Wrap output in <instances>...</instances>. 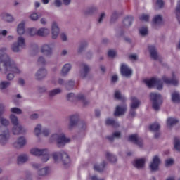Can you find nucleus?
Instances as JSON below:
<instances>
[{
  "mask_svg": "<svg viewBox=\"0 0 180 180\" xmlns=\"http://www.w3.org/2000/svg\"><path fill=\"white\" fill-rule=\"evenodd\" d=\"M0 123L3 126H8V124H9V120H8L4 117H0Z\"/></svg>",
  "mask_w": 180,
  "mask_h": 180,
  "instance_id": "nucleus-49",
  "label": "nucleus"
},
{
  "mask_svg": "<svg viewBox=\"0 0 180 180\" xmlns=\"http://www.w3.org/2000/svg\"><path fill=\"white\" fill-rule=\"evenodd\" d=\"M54 5L56 6L57 8H60V6L63 5V2L61 1V0H55Z\"/></svg>",
  "mask_w": 180,
  "mask_h": 180,
  "instance_id": "nucleus-58",
  "label": "nucleus"
},
{
  "mask_svg": "<svg viewBox=\"0 0 180 180\" xmlns=\"http://www.w3.org/2000/svg\"><path fill=\"white\" fill-rule=\"evenodd\" d=\"M105 123L106 124H108L110 126H114L115 127L119 126V123L117 122L110 118L107 119Z\"/></svg>",
  "mask_w": 180,
  "mask_h": 180,
  "instance_id": "nucleus-39",
  "label": "nucleus"
},
{
  "mask_svg": "<svg viewBox=\"0 0 180 180\" xmlns=\"http://www.w3.org/2000/svg\"><path fill=\"white\" fill-rule=\"evenodd\" d=\"M43 131V125L41 124H37L34 129V134L36 136H40Z\"/></svg>",
  "mask_w": 180,
  "mask_h": 180,
  "instance_id": "nucleus-33",
  "label": "nucleus"
},
{
  "mask_svg": "<svg viewBox=\"0 0 180 180\" xmlns=\"http://www.w3.org/2000/svg\"><path fill=\"white\" fill-rule=\"evenodd\" d=\"M116 56V51L114 50L108 51V56L113 58Z\"/></svg>",
  "mask_w": 180,
  "mask_h": 180,
  "instance_id": "nucleus-57",
  "label": "nucleus"
},
{
  "mask_svg": "<svg viewBox=\"0 0 180 180\" xmlns=\"http://www.w3.org/2000/svg\"><path fill=\"white\" fill-rule=\"evenodd\" d=\"M130 106L131 111L129 116H131V117H134V116H136V112H134V110L137 109V108L140 106V101L136 97H131Z\"/></svg>",
  "mask_w": 180,
  "mask_h": 180,
  "instance_id": "nucleus-10",
  "label": "nucleus"
},
{
  "mask_svg": "<svg viewBox=\"0 0 180 180\" xmlns=\"http://www.w3.org/2000/svg\"><path fill=\"white\" fill-rule=\"evenodd\" d=\"M174 148L176 151L180 153V139L178 137H174V141L173 142Z\"/></svg>",
  "mask_w": 180,
  "mask_h": 180,
  "instance_id": "nucleus-37",
  "label": "nucleus"
},
{
  "mask_svg": "<svg viewBox=\"0 0 180 180\" xmlns=\"http://www.w3.org/2000/svg\"><path fill=\"white\" fill-rule=\"evenodd\" d=\"M45 150L46 149L34 148L30 150V154H32V155H34L35 157H40Z\"/></svg>",
  "mask_w": 180,
  "mask_h": 180,
  "instance_id": "nucleus-25",
  "label": "nucleus"
},
{
  "mask_svg": "<svg viewBox=\"0 0 180 180\" xmlns=\"http://www.w3.org/2000/svg\"><path fill=\"white\" fill-rule=\"evenodd\" d=\"M26 47V40L23 37H18L17 39V43H14L11 46V50L14 53H19L20 49Z\"/></svg>",
  "mask_w": 180,
  "mask_h": 180,
  "instance_id": "nucleus-6",
  "label": "nucleus"
},
{
  "mask_svg": "<svg viewBox=\"0 0 180 180\" xmlns=\"http://www.w3.org/2000/svg\"><path fill=\"white\" fill-rule=\"evenodd\" d=\"M46 75H47V70H46L44 68H40L35 74L37 79H41L44 78Z\"/></svg>",
  "mask_w": 180,
  "mask_h": 180,
  "instance_id": "nucleus-22",
  "label": "nucleus"
},
{
  "mask_svg": "<svg viewBox=\"0 0 180 180\" xmlns=\"http://www.w3.org/2000/svg\"><path fill=\"white\" fill-rule=\"evenodd\" d=\"M172 101L174 103H179L180 102V94L178 91H174L172 94Z\"/></svg>",
  "mask_w": 180,
  "mask_h": 180,
  "instance_id": "nucleus-34",
  "label": "nucleus"
},
{
  "mask_svg": "<svg viewBox=\"0 0 180 180\" xmlns=\"http://www.w3.org/2000/svg\"><path fill=\"white\" fill-rule=\"evenodd\" d=\"M30 18L32 20L36 21L39 19V15L37 13H32Z\"/></svg>",
  "mask_w": 180,
  "mask_h": 180,
  "instance_id": "nucleus-50",
  "label": "nucleus"
},
{
  "mask_svg": "<svg viewBox=\"0 0 180 180\" xmlns=\"http://www.w3.org/2000/svg\"><path fill=\"white\" fill-rule=\"evenodd\" d=\"M1 18L2 19V20H4V22H7L8 23H12V22H14L15 20L13 16L8 13H3L1 15Z\"/></svg>",
  "mask_w": 180,
  "mask_h": 180,
  "instance_id": "nucleus-19",
  "label": "nucleus"
},
{
  "mask_svg": "<svg viewBox=\"0 0 180 180\" xmlns=\"http://www.w3.org/2000/svg\"><path fill=\"white\" fill-rule=\"evenodd\" d=\"M149 19H150V16L147 14H143L140 17V20H142V22H148Z\"/></svg>",
  "mask_w": 180,
  "mask_h": 180,
  "instance_id": "nucleus-48",
  "label": "nucleus"
},
{
  "mask_svg": "<svg viewBox=\"0 0 180 180\" xmlns=\"http://www.w3.org/2000/svg\"><path fill=\"white\" fill-rule=\"evenodd\" d=\"M127 108L126 105L122 106H117L115 112L114 113L115 116H120V115H123L124 112H126Z\"/></svg>",
  "mask_w": 180,
  "mask_h": 180,
  "instance_id": "nucleus-24",
  "label": "nucleus"
},
{
  "mask_svg": "<svg viewBox=\"0 0 180 180\" xmlns=\"http://www.w3.org/2000/svg\"><path fill=\"white\" fill-rule=\"evenodd\" d=\"M51 157L56 164L62 162L64 165H69L70 162H71V159H70L68 153L64 150L54 152L51 154Z\"/></svg>",
  "mask_w": 180,
  "mask_h": 180,
  "instance_id": "nucleus-2",
  "label": "nucleus"
},
{
  "mask_svg": "<svg viewBox=\"0 0 180 180\" xmlns=\"http://www.w3.org/2000/svg\"><path fill=\"white\" fill-rule=\"evenodd\" d=\"M15 78V75L12 72H9L7 75V79H8V81H12V79H13Z\"/></svg>",
  "mask_w": 180,
  "mask_h": 180,
  "instance_id": "nucleus-56",
  "label": "nucleus"
},
{
  "mask_svg": "<svg viewBox=\"0 0 180 180\" xmlns=\"http://www.w3.org/2000/svg\"><path fill=\"white\" fill-rule=\"evenodd\" d=\"M89 72V67L88 65H82V69L80 70V77L82 78H85V76Z\"/></svg>",
  "mask_w": 180,
  "mask_h": 180,
  "instance_id": "nucleus-27",
  "label": "nucleus"
},
{
  "mask_svg": "<svg viewBox=\"0 0 180 180\" xmlns=\"http://www.w3.org/2000/svg\"><path fill=\"white\" fill-rule=\"evenodd\" d=\"M156 5L159 6V8H162V6H164V1H162V0H158Z\"/></svg>",
  "mask_w": 180,
  "mask_h": 180,
  "instance_id": "nucleus-59",
  "label": "nucleus"
},
{
  "mask_svg": "<svg viewBox=\"0 0 180 180\" xmlns=\"http://www.w3.org/2000/svg\"><path fill=\"white\" fill-rule=\"evenodd\" d=\"M105 167H106V162L103 161L101 164L96 163L94 165V171H97V172H103L105 171Z\"/></svg>",
  "mask_w": 180,
  "mask_h": 180,
  "instance_id": "nucleus-20",
  "label": "nucleus"
},
{
  "mask_svg": "<svg viewBox=\"0 0 180 180\" xmlns=\"http://www.w3.org/2000/svg\"><path fill=\"white\" fill-rule=\"evenodd\" d=\"M129 58L132 61H136V60H137V56L136 54H131L129 56Z\"/></svg>",
  "mask_w": 180,
  "mask_h": 180,
  "instance_id": "nucleus-63",
  "label": "nucleus"
},
{
  "mask_svg": "<svg viewBox=\"0 0 180 180\" xmlns=\"http://www.w3.org/2000/svg\"><path fill=\"white\" fill-rule=\"evenodd\" d=\"M139 33L141 36H146V34L148 33V30L147 29V27H141L139 29Z\"/></svg>",
  "mask_w": 180,
  "mask_h": 180,
  "instance_id": "nucleus-46",
  "label": "nucleus"
},
{
  "mask_svg": "<svg viewBox=\"0 0 180 180\" xmlns=\"http://www.w3.org/2000/svg\"><path fill=\"white\" fill-rule=\"evenodd\" d=\"M91 180H104L103 179H99L98 178V176H92L91 177H90Z\"/></svg>",
  "mask_w": 180,
  "mask_h": 180,
  "instance_id": "nucleus-64",
  "label": "nucleus"
},
{
  "mask_svg": "<svg viewBox=\"0 0 180 180\" xmlns=\"http://www.w3.org/2000/svg\"><path fill=\"white\" fill-rule=\"evenodd\" d=\"M41 51L46 57H50L53 54V48L50 45L44 44L41 46Z\"/></svg>",
  "mask_w": 180,
  "mask_h": 180,
  "instance_id": "nucleus-15",
  "label": "nucleus"
},
{
  "mask_svg": "<svg viewBox=\"0 0 180 180\" xmlns=\"http://www.w3.org/2000/svg\"><path fill=\"white\" fill-rule=\"evenodd\" d=\"M119 136H107L106 139L108 140V141H110V143H112V141H113V140H115V139H119Z\"/></svg>",
  "mask_w": 180,
  "mask_h": 180,
  "instance_id": "nucleus-53",
  "label": "nucleus"
},
{
  "mask_svg": "<svg viewBox=\"0 0 180 180\" xmlns=\"http://www.w3.org/2000/svg\"><path fill=\"white\" fill-rule=\"evenodd\" d=\"M150 131H158L161 129V124L159 122H155L149 126Z\"/></svg>",
  "mask_w": 180,
  "mask_h": 180,
  "instance_id": "nucleus-35",
  "label": "nucleus"
},
{
  "mask_svg": "<svg viewBox=\"0 0 180 180\" xmlns=\"http://www.w3.org/2000/svg\"><path fill=\"white\" fill-rule=\"evenodd\" d=\"M148 50H149V51L150 53V56L153 58V60H158V53H157V49H155V46H149Z\"/></svg>",
  "mask_w": 180,
  "mask_h": 180,
  "instance_id": "nucleus-28",
  "label": "nucleus"
},
{
  "mask_svg": "<svg viewBox=\"0 0 180 180\" xmlns=\"http://www.w3.org/2000/svg\"><path fill=\"white\" fill-rule=\"evenodd\" d=\"M8 34V30H0V39H2V37H5V36H6Z\"/></svg>",
  "mask_w": 180,
  "mask_h": 180,
  "instance_id": "nucleus-55",
  "label": "nucleus"
},
{
  "mask_svg": "<svg viewBox=\"0 0 180 180\" xmlns=\"http://www.w3.org/2000/svg\"><path fill=\"white\" fill-rule=\"evenodd\" d=\"M79 120V118H78V116H77V115L71 116L70 124H69V127L70 129H72V127H74V126H77V124H78Z\"/></svg>",
  "mask_w": 180,
  "mask_h": 180,
  "instance_id": "nucleus-29",
  "label": "nucleus"
},
{
  "mask_svg": "<svg viewBox=\"0 0 180 180\" xmlns=\"http://www.w3.org/2000/svg\"><path fill=\"white\" fill-rule=\"evenodd\" d=\"M172 165H174V159L169 158L165 160V167L168 168Z\"/></svg>",
  "mask_w": 180,
  "mask_h": 180,
  "instance_id": "nucleus-47",
  "label": "nucleus"
},
{
  "mask_svg": "<svg viewBox=\"0 0 180 180\" xmlns=\"http://www.w3.org/2000/svg\"><path fill=\"white\" fill-rule=\"evenodd\" d=\"M124 23H125V25H127V26H130V25H131V18H126L124 20Z\"/></svg>",
  "mask_w": 180,
  "mask_h": 180,
  "instance_id": "nucleus-54",
  "label": "nucleus"
},
{
  "mask_svg": "<svg viewBox=\"0 0 180 180\" xmlns=\"http://www.w3.org/2000/svg\"><path fill=\"white\" fill-rule=\"evenodd\" d=\"M50 143H54L56 141V146L59 148L64 147L65 144L71 141V139L65 136H51L49 138Z\"/></svg>",
  "mask_w": 180,
  "mask_h": 180,
  "instance_id": "nucleus-4",
  "label": "nucleus"
},
{
  "mask_svg": "<svg viewBox=\"0 0 180 180\" xmlns=\"http://www.w3.org/2000/svg\"><path fill=\"white\" fill-rule=\"evenodd\" d=\"M9 141V136H0V144L1 146H4V144H6Z\"/></svg>",
  "mask_w": 180,
  "mask_h": 180,
  "instance_id": "nucleus-41",
  "label": "nucleus"
},
{
  "mask_svg": "<svg viewBox=\"0 0 180 180\" xmlns=\"http://www.w3.org/2000/svg\"><path fill=\"white\" fill-rule=\"evenodd\" d=\"M95 11H96V8L91 7L87 10L86 13H88V15H91V13H94Z\"/></svg>",
  "mask_w": 180,
  "mask_h": 180,
  "instance_id": "nucleus-60",
  "label": "nucleus"
},
{
  "mask_svg": "<svg viewBox=\"0 0 180 180\" xmlns=\"http://www.w3.org/2000/svg\"><path fill=\"white\" fill-rule=\"evenodd\" d=\"M120 71L122 75H123V77H126L127 78H128V77H130V75H131L133 72L131 71V69L127 67V65L126 64H122Z\"/></svg>",
  "mask_w": 180,
  "mask_h": 180,
  "instance_id": "nucleus-13",
  "label": "nucleus"
},
{
  "mask_svg": "<svg viewBox=\"0 0 180 180\" xmlns=\"http://www.w3.org/2000/svg\"><path fill=\"white\" fill-rule=\"evenodd\" d=\"M150 99L152 102V107L153 109L155 110H159L160 108H161V105H162V98H161V95L157 93H150Z\"/></svg>",
  "mask_w": 180,
  "mask_h": 180,
  "instance_id": "nucleus-5",
  "label": "nucleus"
},
{
  "mask_svg": "<svg viewBox=\"0 0 180 180\" xmlns=\"http://www.w3.org/2000/svg\"><path fill=\"white\" fill-rule=\"evenodd\" d=\"M70 70L71 64L67 63L63 67L61 74L62 75L65 76L68 72H70Z\"/></svg>",
  "mask_w": 180,
  "mask_h": 180,
  "instance_id": "nucleus-36",
  "label": "nucleus"
},
{
  "mask_svg": "<svg viewBox=\"0 0 180 180\" xmlns=\"http://www.w3.org/2000/svg\"><path fill=\"white\" fill-rule=\"evenodd\" d=\"M144 164H146V158L136 159L134 161L133 165L137 169H143L144 168Z\"/></svg>",
  "mask_w": 180,
  "mask_h": 180,
  "instance_id": "nucleus-18",
  "label": "nucleus"
},
{
  "mask_svg": "<svg viewBox=\"0 0 180 180\" xmlns=\"http://www.w3.org/2000/svg\"><path fill=\"white\" fill-rule=\"evenodd\" d=\"M6 48L0 49V71L1 74H6V72L20 74L22 70L18 68L15 61L6 54Z\"/></svg>",
  "mask_w": 180,
  "mask_h": 180,
  "instance_id": "nucleus-1",
  "label": "nucleus"
},
{
  "mask_svg": "<svg viewBox=\"0 0 180 180\" xmlns=\"http://www.w3.org/2000/svg\"><path fill=\"white\" fill-rule=\"evenodd\" d=\"M60 38L63 41H67V34H65V33L60 34Z\"/></svg>",
  "mask_w": 180,
  "mask_h": 180,
  "instance_id": "nucleus-62",
  "label": "nucleus"
},
{
  "mask_svg": "<svg viewBox=\"0 0 180 180\" xmlns=\"http://www.w3.org/2000/svg\"><path fill=\"white\" fill-rule=\"evenodd\" d=\"M27 144V141L25 136H18L13 143V147L16 150H22Z\"/></svg>",
  "mask_w": 180,
  "mask_h": 180,
  "instance_id": "nucleus-8",
  "label": "nucleus"
},
{
  "mask_svg": "<svg viewBox=\"0 0 180 180\" xmlns=\"http://www.w3.org/2000/svg\"><path fill=\"white\" fill-rule=\"evenodd\" d=\"M67 98L68 101H74L75 99H77V101H82V102L85 101V96H84L83 94H78L77 96H75L74 93H70L68 94Z\"/></svg>",
  "mask_w": 180,
  "mask_h": 180,
  "instance_id": "nucleus-16",
  "label": "nucleus"
},
{
  "mask_svg": "<svg viewBox=\"0 0 180 180\" xmlns=\"http://www.w3.org/2000/svg\"><path fill=\"white\" fill-rule=\"evenodd\" d=\"M178 122H179L178 119L172 117H169L167 119L166 123L167 127H172V126H175V124H176Z\"/></svg>",
  "mask_w": 180,
  "mask_h": 180,
  "instance_id": "nucleus-26",
  "label": "nucleus"
},
{
  "mask_svg": "<svg viewBox=\"0 0 180 180\" xmlns=\"http://www.w3.org/2000/svg\"><path fill=\"white\" fill-rule=\"evenodd\" d=\"M29 161V155L24 153L18 156L17 158V164L18 165H22L26 164Z\"/></svg>",
  "mask_w": 180,
  "mask_h": 180,
  "instance_id": "nucleus-17",
  "label": "nucleus"
},
{
  "mask_svg": "<svg viewBox=\"0 0 180 180\" xmlns=\"http://www.w3.org/2000/svg\"><path fill=\"white\" fill-rule=\"evenodd\" d=\"M11 112L12 113H15V115H22V110L16 107L11 108Z\"/></svg>",
  "mask_w": 180,
  "mask_h": 180,
  "instance_id": "nucleus-45",
  "label": "nucleus"
},
{
  "mask_svg": "<svg viewBox=\"0 0 180 180\" xmlns=\"http://www.w3.org/2000/svg\"><path fill=\"white\" fill-rule=\"evenodd\" d=\"M50 172H51V169L49 167H45L44 168L39 169L37 171V174L36 179L38 180L41 179V178H44V176H47L49 175Z\"/></svg>",
  "mask_w": 180,
  "mask_h": 180,
  "instance_id": "nucleus-11",
  "label": "nucleus"
},
{
  "mask_svg": "<svg viewBox=\"0 0 180 180\" xmlns=\"http://www.w3.org/2000/svg\"><path fill=\"white\" fill-rule=\"evenodd\" d=\"M160 164H161V159H160V156H154L152 162L149 165V168L150 171H152L153 172H157L158 170V167H160Z\"/></svg>",
  "mask_w": 180,
  "mask_h": 180,
  "instance_id": "nucleus-9",
  "label": "nucleus"
},
{
  "mask_svg": "<svg viewBox=\"0 0 180 180\" xmlns=\"http://www.w3.org/2000/svg\"><path fill=\"white\" fill-rule=\"evenodd\" d=\"M11 85V82L8 81H3L0 83V89H6V88H8Z\"/></svg>",
  "mask_w": 180,
  "mask_h": 180,
  "instance_id": "nucleus-42",
  "label": "nucleus"
},
{
  "mask_svg": "<svg viewBox=\"0 0 180 180\" xmlns=\"http://www.w3.org/2000/svg\"><path fill=\"white\" fill-rule=\"evenodd\" d=\"M60 33V28L58 27V24L56 22H53L51 25V34L52 39H56L58 37Z\"/></svg>",
  "mask_w": 180,
  "mask_h": 180,
  "instance_id": "nucleus-12",
  "label": "nucleus"
},
{
  "mask_svg": "<svg viewBox=\"0 0 180 180\" xmlns=\"http://www.w3.org/2000/svg\"><path fill=\"white\" fill-rule=\"evenodd\" d=\"M25 21L21 22L18 24L17 27V33L18 34L22 35L25 34Z\"/></svg>",
  "mask_w": 180,
  "mask_h": 180,
  "instance_id": "nucleus-32",
  "label": "nucleus"
},
{
  "mask_svg": "<svg viewBox=\"0 0 180 180\" xmlns=\"http://www.w3.org/2000/svg\"><path fill=\"white\" fill-rule=\"evenodd\" d=\"M60 89H53L49 92V96H56V95H58V94H60Z\"/></svg>",
  "mask_w": 180,
  "mask_h": 180,
  "instance_id": "nucleus-44",
  "label": "nucleus"
},
{
  "mask_svg": "<svg viewBox=\"0 0 180 180\" xmlns=\"http://www.w3.org/2000/svg\"><path fill=\"white\" fill-rule=\"evenodd\" d=\"M106 158L112 164H115V162H117V158L116 157V155H115L109 152L106 153Z\"/></svg>",
  "mask_w": 180,
  "mask_h": 180,
  "instance_id": "nucleus-31",
  "label": "nucleus"
},
{
  "mask_svg": "<svg viewBox=\"0 0 180 180\" xmlns=\"http://www.w3.org/2000/svg\"><path fill=\"white\" fill-rule=\"evenodd\" d=\"M128 141L133 144H136L139 147H143V139L137 136H130L128 138Z\"/></svg>",
  "mask_w": 180,
  "mask_h": 180,
  "instance_id": "nucleus-14",
  "label": "nucleus"
},
{
  "mask_svg": "<svg viewBox=\"0 0 180 180\" xmlns=\"http://www.w3.org/2000/svg\"><path fill=\"white\" fill-rule=\"evenodd\" d=\"M30 119H32V120H34L36 119H39V114H37V113L32 114L30 115Z\"/></svg>",
  "mask_w": 180,
  "mask_h": 180,
  "instance_id": "nucleus-61",
  "label": "nucleus"
},
{
  "mask_svg": "<svg viewBox=\"0 0 180 180\" xmlns=\"http://www.w3.org/2000/svg\"><path fill=\"white\" fill-rule=\"evenodd\" d=\"M41 134H43V136H50L51 134V129L49 127H43Z\"/></svg>",
  "mask_w": 180,
  "mask_h": 180,
  "instance_id": "nucleus-38",
  "label": "nucleus"
},
{
  "mask_svg": "<svg viewBox=\"0 0 180 180\" xmlns=\"http://www.w3.org/2000/svg\"><path fill=\"white\" fill-rule=\"evenodd\" d=\"M27 33H28V34H30V36H34L35 34H37V29H36L34 27L28 28Z\"/></svg>",
  "mask_w": 180,
  "mask_h": 180,
  "instance_id": "nucleus-43",
  "label": "nucleus"
},
{
  "mask_svg": "<svg viewBox=\"0 0 180 180\" xmlns=\"http://www.w3.org/2000/svg\"><path fill=\"white\" fill-rule=\"evenodd\" d=\"M32 167L34 168V169H39L41 167V164L37 163V162H32Z\"/></svg>",
  "mask_w": 180,
  "mask_h": 180,
  "instance_id": "nucleus-52",
  "label": "nucleus"
},
{
  "mask_svg": "<svg viewBox=\"0 0 180 180\" xmlns=\"http://www.w3.org/2000/svg\"><path fill=\"white\" fill-rule=\"evenodd\" d=\"M143 82L147 85L148 88H153V86H156L157 89L160 91L162 89V82L158 79L152 78L149 79L143 80Z\"/></svg>",
  "mask_w": 180,
  "mask_h": 180,
  "instance_id": "nucleus-7",
  "label": "nucleus"
},
{
  "mask_svg": "<svg viewBox=\"0 0 180 180\" xmlns=\"http://www.w3.org/2000/svg\"><path fill=\"white\" fill-rule=\"evenodd\" d=\"M162 81L167 85H178V80L175 79V76L173 75V79H169L167 76H164L162 77Z\"/></svg>",
  "mask_w": 180,
  "mask_h": 180,
  "instance_id": "nucleus-21",
  "label": "nucleus"
},
{
  "mask_svg": "<svg viewBox=\"0 0 180 180\" xmlns=\"http://www.w3.org/2000/svg\"><path fill=\"white\" fill-rule=\"evenodd\" d=\"M115 98H116V99H119L120 101H121V99H123V97L122 96V94H120V91H115Z\"/></svg>",
  "mask_w": 180,
  "mask_h": 180,
  "instance_id": "nucleus-51",
  "label": "nucleus"
},
{
  "mask_svg": "<svg viewBox=\"0 0 180 180\" xmlns=\"http://www.w3.org/2000/svg\"><path fill=\"white\" fill-rule=\"evenodd\" d=\"M48 34H50V30L49 28L42 27L37 30V36L44 37Z\"/></svg>",
  "mask_w": 180,
  "mask_h": 180,
  "instance_id": "nucleus-30",
  "label": "nucleus"
},
{
  "mask_svg": "<svg viewBox=\"0 0 180 180\" xmlns=\"http://www.w3.org/2000/svg\"><path fill=\"white\" fill-rule=\"evenodd\" d=\"M41 162H47L50 160V152L49 150L45 149L44 153L39 156Z\"/></svg>",
  "mask_w": 180,
  "mask_h": 180,
  "instance_id": "nucleus-23",
  "label": "nucleus"
},
{
  "mask_svg": "<svg viewBox=\"0 0 180 180\" xmlns=\"http://www.w3.org/2000/svg\"><path fill=\"white\" fill-rule=\"evenodd\" d=\"M10 120L13 124V126H16L13 129V134H25L27 131L26 128L22 125H19V120L18 119V116L15 115V114L10 115Z\"/></svg>",
  "mask_w": 180,
  "mask_h": 180,
  "instance_id": "nucleus-3",
  "label": "nucleus"
},
{
  "mask_svg": "<svg viewBox=\"0 0 180 180\" xmlns=\"http://www.w3.org/2000/svg\"><path fill=\"white\" fill-rule=\"evenodd\" d=\"M153 23H155V25H161V23H162V17L160 15L155 16Z\"/></svg>",
  "mask_w": 180,
  "mask_h": 180,
  "instance_id": "nucleus-40",
  "label": "nucleus"
}]
</instances>
